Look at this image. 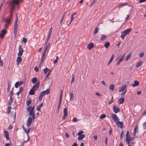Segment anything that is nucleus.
Returning a JSON list of instances; mask_svg holds the SVG:
<instances>
[{"mask_svg": "<svg viewBox=\"0 0 146 146\" xmlns=\"http://www.w3.org/2000/svg\"><path fill=\"white\" fill-rule=\"evenodd\" d=\"M50 46V43H48V44L45 46L44 50L46 51L48 50V51Z\"/></svg>", "mask_w": 146, "mask_h": 146, "instance_id": "obj_17", "label": "nucleus"}, {"mask_svg": "<svg viewBox=\"0 0 146 146\" xmlns=\"http://www.w3.org/2000/svg\"><path fill=\"white\" fill-rule=\"evenodd\" d=\"M124 58V55L122 56L118 61L116 63V64L117 65H119L121 62L123 61V58Z\"/></svg>", "mask_w": 146, "mask_h": 146, "instance_id": "obj_19", "label": "nucleus"}, {"mask_svg": "<svg viewBox=\"0 0 146 146\" xmlns=\"http://www.w3.org/2000/svg\"><path fill=\"white\" fill-rule=\"evenodd\" d=\"M143 63L142 61H141L139 62L136 65V66L137 67L140 66Z\"/></svg>", "mask_w": 146, "mask_h": 146, "instance_id": "obj_33", "label": "nucleus"}, {"mask_svg": "<svg viewBox=\"0 0 146 146\" xmlns=\"http://www.w3.org/2000/svg\"><path fill=\"white\" fill-rule=\"evenodd\" d=\"M112 119L117 124V125L121 129L123 128V124L122 122L119 121V118L117 116V115L114 113H113L111 115Z\"/></svg>", "mask_w": 146, "mask_h": 146, "instance_id": "obj_1", "label": "nucleus"}, {"mask_svg": "<svg viewBox=\"0 0 146 146\" xmlns=\"http://www.w3.org/2000/svg\"><path fill=\"white\" fill-rule=\"evenodd\" d=\"M125 99L123 98H120L118 100V103L119 104H122L124 101Z\"/></svg>", "mask_w": 146, "mask_h": 146, "instance_id": "obj_15", "label": "nucleus"}, {"mask_svg": "<svg viewBox=\"0 0 146 146\" xmlns=\"http://www.w3.org/2000/svg\"><path fill=\"white\" fill-rule=\"evenodd\" d=\"M127 3H124L122 4H121L120 5H119V7H122L123 6H124L125 5H127Z\"/></svg>", "mask_w": 146, "mask_h": 146, "instance_id": "obj_42", "label": "nucleus"}, {"mask_svg": "<svg viewBox=\"0 0 146 146\" xmlns=\"http://www.w3.org/2000/svg\"><path fill=\"white\" fill-rule=\"evenodd\" d=\"M74 97V94L73 92H72L70 93V101H72L73 100V98Z\"/></svg>", "mask_w": 146, "mask_h": 146, "instance_id": "obj_22", "label": "nucleus"}, {"mask_svg": "<svg viewBox=\"0 0 146 146\" xmlns=\"http://www.w3.org/2000/svg\"><path fill=\"white\" fill-rule=\"evenodd\" d=\"M124 134H123V131H122V132L120 134V138L121 139H122L123 137Z\"/></svg>", "mask_w": 146, "mask_h": 146, "instance_id": "obj_53", "label": "nucleus"}, {"mask_svg": "<svg viewBox=\"0 0 146 146\" xmlns=\"http://www.w3.org/2000/svg\"><path fill=\"white\" fill-rule=\"evenodd\" d=\"M4 137L6 138L7 140H9V134L8 132L6 130L4 131Z\"/></svg>", "mask_w": 146, "mask_h": 146, "instance_id": "obj_8", "label": "nucleus"}, {"mask_svg": "<svg viewBox=\"0 0 146 146\" xmlns=\"http://www.w3.org/2000/svg\"><path fill=\"white\" fill-rule=\"evenodd\" d=\"M11 108V107L9 106V107L8 108H7V113H9L10 112V111H11V110H9V109Z\"/></svg>", "mask_w": 146, "mask_h": 146, "instance_id": "obj_55", "label": "nucleus"}, {"mask_svg": "<svg viewBox=\"0 0 146 146\" xmlns=\"http://www.w3.org/2000/svg\"><path fill=\"white\" fill-rule=\"evenodd\" d=\"M13 101V99L12 98V97L10 96V99L9 100L7 104L9 106L11 105Z\"/></svg>", "mask_w": 146, "mask_h": 146, "instance_id": "obj_18", "label": "nucleus"}, {"mask_svg": "<svg viewBox=\"0 0 146 146\" xmlns=\"http://www.w3.org/2000/svg\"><path fill=\"white\" fill-rule=\"evenodd\" d=\"M143 128L144 129H146V123L145 122L143 123Z\"/></svg>", "mask_w": 146, "mask_h": 146, "instance_id": "obj_56", "label": "nucleus"}, {"mask_svg": "<svg viewBox=\"0 0 146 146\" xmlns=\"http://www.w3.org/2000/svg\"><path fill=\"white\" fill-rule=\"evenodd\" d=\"M13 128V127L11 125H10L8 127V129H12Z\"/></svg>", "mask_w": 146, "mask_h": 146, "instance_id": "obj_63", "label": "nucleus"}, {"mask_svg": "<svg viewBox=\"0 0 146 146\" xmlns=\"http://www.w3.org/2000/svg\"><path fill=\"white\" fill-rule=\"evenodd\" d=\"M7 31L5 30L4 29H2L0 34V38H3L4 35L7 33Z\"/></svg>", "mask_w": 146, "mask_h": 146, "instance_id": "obj_6", "label": "nucleus"}, {"mask_svg": "<svg viewBox=\"0 0 146 146\" xmlns=\"http://www.w3.org/2000/svg\"><path fill=\"white\" fill-rule=\"evenodd\" d=\"M99 30V28H98L96 27L95 28V31H94V33L96 34L98 32Z\"/></svg>", "mask_w": 146, "mask_h": 146, "instance_id": "obj_49", "label": "nucleus"}, {"mask_svg": "<svg viewBox=\"0 0 146 146\" xmlns=\"http://www.w3.org/2000/svg\"><path fill=\"white\" fill-rule=\"evenodd\" d=\"M23 82H24L23 81H21L20 82H18V84H19V86H21L22 84H23Z\"/></svg>", "mask_w": 146, "mask_h": 146, "instance_id": "obj_59", "label": "nucleus"}, {"mask_svg": "<svg viewBox=\"0 0 146 146\" xmlns=\"http://www.w3.org/2000/svg\"><path fill=\"white\" fill-rule=\"evenodd\" d=\"M48 72V73H50L51 72V70H50L48 68H45L44 69V73H46L47 72Z\"/></svg>", "mask_w": 146, "mask_h": 146, "instance_id": "obj_23", "label": "nucleus"}, {"mask_svg": "<svg viewBox=\"0 0 146 146\" xmlns=\"http://www.w3.org/2000/svg\"><path fill=\"white\" fill-rule=\"evenodd\" d=\"M67 110V109L66 108H65L64 109L63 112L64 113V116H68Z\"/></svg>", "mask_w": 146, "mask_h": 146, "instance_id": "obj_21", "label": "nucleus"}, {"mask_svg": "<svg viewBox=\"0 0 146 146\" xmlns=\"http://www.w3.org/2000/svg\"><path fill=\"white\" fill-rule=\"evenodd\" d=\"M37 79L36 78H33L31 79V81L33 83L35 84L37 82Z\"/></svg>", "mask_w": 146, "mask_h": 146, "instance_id": "obj_26", "label": "nucleus"}, {"mask_svg": "<svg viewBox=\"0 0 146 146\" xmlns=\"http://www.w3.org/2000/svg\"><path fill=\"white\" fill-rule=\"evenodd\" d=\"M130 56H131V55H130V54H129L126 57V59H125L126 61H127L129 59Z\"/></svg>", "mask_w": 146, "mask_h": 146, "instance_id": "obj_47", "label": "nucleus"}, {"mask_svg": "<svg viewBox=\"0 0 146 146\" xmlns=\"http://www.w3.org/2000/svg\"><path fill=\"white\" fill-rule=\"evenodd\" d=\"M65 135L66 137L67 138H68L70 137L69 135L67 133H65Z\"/></svg>", "mask_w": 146, "mask_h": 146, "instance_id": "obj_61", "label": "nucleus"}, {"mask_svg": "<svg viewBox=\"0 0 146 146\" xmlns=\"http://www.w3.org/2000/svg\"><path fill=\"white\" fill-rule=\"evenodd\" d=\"M129 131H127L126 135V139L127 138L128 140H129L131 137L130 135L129 134Z\"/></svg>", "mask_w": 146, "mask_h": 146, "instance_id": "obj_30", "label": "nucleus"}, {"mask_svg": "<svg viewBox=\"0 0 146 146\" xmlns=\"http://www.w3.org/2000/svg\"><path fill=\"white\" fill-rule=\"evenodd\" d=\"M114 55L113 54L112 55L111 57V58L109 60V61L108 63V64H109L112 62V61L113 60V59L114 58Z\"/></svg>", "mask_w": 146, "mask_h": 146, "instance_id": "obj_36", "label": "nucleus"}, {"mask_svg": "<svg viewBox=\"0 0 146 146\" xmlns=\"http://www.w3.org/2000/svg\"><path fill=\"white\" fill-rule=\"evenodd\" d=\"M62 92H63V91L62 90H60V98L62 99Z\"/></svg>", "mask_w": 146, "mask_h": 146, "instance_id": "obj_52", "label": "nucleus"}, {"mask_svg": "<svg viewBox=\"0 0 146 146\" xmlns=\"http://www.w3.org/2000/svg\"><path fill=\"white\" fill-rule=\"evenodd\" d=\"M78 120H77V119L76 117H74L72 120V121L74 122H76Z\"/></svg>", "mask_w": 146, "mask_h": 146, "instance_id": "obj_54", "label": "nucleus"}, {"mask_svg": "<svg viewBox=\"0 0 146 146\" xmlns=\"http://www.w3.org/2000/svg\"><path fill=\"white\" fill-rule=\"evenodd\" d=\"M144 52H142L140 54V56L141 57H142L144 56Z\"/></svg>", "mask_w": 146, "mask_h": 146, "instance_id": "obj_60", "label": "nucleus"}, {"mask_svg": "<svg viewBox=\"0 0 146 146\" xmlns=\"http://www.w3.org/2000/svg\"><path fill=\"white\" fill-rule=\"evenodd\" d=\"M13 3L14 4L18 5L19 3V0H15L13 1Z\"/></svg>", "mask_w": 146, "mask_h": 146, "instance_id": "obj_35", "label": "nucleus"}, {"mask_svg": "<svg viewBox=\"0 0 146 146\" xmlns=\"http://www.w3.org/2000/svg\"><path fill=\"white\" fill-rule=\"evenodd\" d=\"M33 120V118L31 117H29L28 118V119L27 123V125L28 127H29L31 125L32 121Z\"/></svg>", "mask_w": 146, "mask_h": 146, "instance_id": "obj_5", "label": "nucleus"}, {"mask_svg": "<svg viewBox=\"0 0 146 146\" xmlns=\"http://www.w3.org/2000/svg\"><path fill=\"white\" fill-rule=\"evenodd\" d=\"M35 91L33 90L32 88L31 89L29 92V95H33L34 94L35 92Z\"/></svg>", "mask_w": 146, "mask_h": 146, "instance_id": "obj_25", "label": "nucleus"}, {"mask_svg": "<svg viewBox=\"0 0 146 146\" xmlns=\"http://www.w3.org/2000/svg\"><path fill=\"white\" fill-rule=\"evenodd\" d=\"M34 70L36 72H37L38 71V69L37 67H35L34 68Z\"/></svg>", "mask_w": 146, "mask_h": 146, "instance_id": "obj_58", "label": "nucleus"}, {"mask_svg": "<svg viewBox=\"0 0 146 146\" xmlns=\"http://www.w3.org/2000/svg\"><path fill=\"white\" fill-rule=\"evenodd\" d=\"M31 101L30 100H28L26 102V104L27 106L29 105L31 103Z\"/></svg>", "mask_w": 146, "mask_h": 146, "instance_id": "obj_41", "label": "nucleus"}, {"mask_svg": "<svg viewBox=\"0 0 146 146\" xmlns=\"http://www.w3.org/2000/svg\"><path fill=\"white\" fill-rule=\"evenodd\" d=\"M43 92L44 94H46L47 95L50 93V88H48L45 91H43Z\"/></svg>", "mask_w": 146, "mask_h": 146, "instance_id": "obj_28", "label": "nucleus"}, {"mask_svg": "<svg viewBox=\"0 0 146 146\" xmlns=\"http://www.w3.org/2000/svg\"><path fill=\"white\" fill-rule=\"evenodd\" d=\"M23 88L22 87H21L20 88L19 90V91L20 92V93H21V92H22L23 91Z\"/></svg>", "mask_w": 146, "mask_h": 146, "instance_id": "obj_57", "label": "nucleus"}, {"mask_svg": "<svg viewBox=\"0 0 146 146\" xmlns=\"http://www.w3.org/2000/svg\"><path fill=\"white\" fill-rule=\"evenodd\" d=\"M126 84H124L120 88L119 90V92H122L126 88Z\"/></svg>", "mask_w": 146, "mask_h": 146, "instance_id": "obj_13", "label": "nucleus"}, {"mask_svg": "<svg viewBox=\"0 0 146 146\" xmlns=\"http://www.w3.org/2000/svg\"><path fill=\"white\" fill-rule=\"evenodd\" d=\"M11 21V19H5V21L6 22V23L7 24H10Z\"/></svg>", "mask_w": 146, "mask_h": 146, "instance_id": "obj_40", "label": "nucleus"}, {"mask_svg": "<svg viewBox=\"0 0 146 146\" xmlns=\"http://www.w3.org/2000/svg\"><path fill=\"white\" fill-rule=\"evenodd\" d=\"M138 127L137 125L135 127V128L134 129V132L135 133V132H138Z\"/></svg>", "mask_w": 146, "mask_h": 146, "instance_id": "obj_39", "label": "nucleus"}, {"mask_svg": "<svg viewBox=\"0 0 146 146\" xmlns=\"http://www.w3.org/2000/svg\"><path fill=\"white\" fill-rule=\"evenodd\" d=\"M72 78L71 80V84H72V83L75 80V74H73L72 76Z\"/></svg>", "mask_w": 146, "mask_h": 146, "instance_id": "obj_38", "label": "nucleus"}, {"mask_svg": "<svg viewBox=\"0 0 146 146\" xmlns=\"http://www.w3.org/2000/svg\"><path fill=\"white\" fill-rule=\"evenodd\" d=\"M84 132L82 130H80L79 131L78 133H77V135H82V134Z\"/></svg>", "mask_w": 146, "mask_h": 146, "instance_id": "obj_44", "label": "nucleus"}, {"mask_svg": "<svg viewBox=\"0 0 146 146\" xmlns=\"http://www.w3.org/2000/svg\"><path fill=\"white\" fill-rule=\"evenodd\" d=\"M131 30L132 29H131L128 28L122 31L121 36V38L122 39H123L126 35H128L129 34Z\"/></svg>", "mask_w": 146, "mask_h": 146, "instance_id": "obj_2", "label": "nucleus"}, {"mask_svg": "<svg viewBox=\"0 0 146 146\" xmlns=\"http://www.w3.org/2000/svg\"><path fill=\"white\" fill-rule=\"evenodd\" d=\"M47 51L44 50L43 53L42 54L41 56V60H40V63H42L45 59V56L46 52Z\"/></svg>", "mask_w": 146, "mask_h": 146, "instance_id": "obj_9", "label": "nucleus"}, {"mask_svg": "<svg viewBox=\"0 0 146 146\" xmlns=\"http://www.w3.org/2000/svg\"><path fill=\"white\" fill-rule=\"evenodd\" d=\"M110 44V43L109 42H107L105 43L104 46L105 47L107 48H108Z\"/></svg>", "mask_w": 146, "mask_h": 146, "instance_id": "obj_32", "label": "nucleus"}, {"mask_svg": "<svg viewBox=\"0 0 146 146\" xmlns=\"http://www.w3.org/2000/svg\"><path fill=\"white\" fill-rule=\"evenodd\" d=\"M97 1V0H94L91 4L90 7H91L92 5H93L96 3Z\"/></svg>", "mask_w": 146, "mask_h": 146, "instance_id": "obj_46", "label": "nucleus"}, {"mask_svg": "<svg viewBox=\"0 0 146 146\" xmlns=\"http://www.w3.org/2000/svg\"><path fill=\"white\" fill-rule=\"evenodd\" d=\"M29 112V115L32 116V118H33V120H34L35 119V113L34 110L32 111H30Z\"/></svg>", "mask_w": 146, "mask_h": 146, "instance_id": "obj_10", "label": "nucleus"}, {"mask_svg": "<svg viewBox=\"0 0 146 146\" xmlns=\"http://www.w3.org/2000/svg\"><path fill=\"white\" fill-rule=\"evenodd\" d=\"M23 41L24 43H26L27 41V38H23Z\"/></svg>", "mask_w": 146, "mask_h": 146, "instance_id": "obj_50", "label": "nucleus"}, {"mask_svg": "<svg viewBox=\"0 0 146 146\" xmlns=\"http://www.w3.org/2000/svg\"><path fill=\"white\" fill-rule=\"evenodd\" d=\"M79 136L78 137V140L82 139L85 137V135L84 134L79 135Z\"/></svg>", "mask_w": 146, "mask_h": 146, "instance_id": "obj_27", "label": "nucleus"}, {"mask_svg": "<svg viewBox=\"0 0 146 146\" xmlns=\"http://www.w3.org/2000/svg\"><path fill=\"white\" fill-rule=\"evenodd\" d=\"M62 92H63V91L62 90H60V98L62 99Z\"/></svg>", "mask_w": 146, "mask_h": 146, "instance_id": "obj_51", "label": "nucleus"}, {"mask_svg": "<svg viewBox=\"0 0 146 146\" xmlns=\"http://www.w3.org/2000/svg\"><path fill=\"white\" fill-rule=\"evenodd\" d=\"M43 106V103L40 104L39 105L37 106L36 109V110L39 111L40 110L41 107H42Z\"/></svg>", "mask_w": 146, "mask_h": 146, "instance_id": "obj_29", "label": "nucleus"}, {"mask_svg": "<svg viewBox=\"0 0 146 146\" xmlns=\"http://www.w3.org/2000/svg\"><path fill=\"white\" fill-rule=\"evenodd\" d=\"M106 117V115L105 114H103L100 116V119H102L105 118Z\"/></svg>", "mask_w": 146, "mask_h": 146, "instance_id": "obj_37", "label": "nucleus"}, {"mask_svg": "<svg viewBox=\"0 0 146 146\" xmlns=\"http://www.w3.org/2000/svg\"><path fill=\"white\" fill-rule=\"evenodd\" d=\"M109 89L112 91H113L114 89V85L113 84H110V86Z\"/></svg>", "mask_w": 146, "mask_h": 146, "instance_id": "obj_34", "label": "nucleus"}, {"mask_svg": "<svg viewBox=\"0 0 146 146\" xmlns=\"http://www.w3.org/2000/svg\"><path fill=\"white\" fill-rule=\"evenodd\" d=\"M139 84V82L136 80L134 82V83L132 85V86L133 87H135V86H137Z\"/></svg>", "mask_w": 146, "mask_h": 146, "instance_id": "obj_20", "label": "nucleus"}, {"mask_svg": "<svg viewBox=\"0 0 146 146\" xmlns=\"http://www.w3.org/2000/svg\"><path fill=\"white\" fill-rule=\"evenodd\" d=\"M94 46V44L93 43H90L87 45V47L89 50H90Z\"/></svg>", "mask_w": 146, "mask_h": 146, "instance_id": "obj_14", "label": "nucleus"}, {"mask_svg": "<svg viewBox=\"0 0 146 146\" xmlns=\"http://www.w3.org/2000/svg\"><path fill=\"white\" fill-rule=\"evenodd\" d=\"M50 36H48L45 42V45H46L47 44V42L49 40V39L50 38Z\"/></svg>", "mask_w": 146, "mask_h": 146, "instance_id": "obj_45", "label": "nucleus"}, {"mask_svg": "<svg viewBox=\"0 0 146 146\" xmlns=\"http://www.w3.org/2000/svg\"><path fill=\"white\" fill-rule=\"evenodd\" d=\"M74 19V17L73 15H71V20L70 21L71 22H72V21H73V20Z\"/></svg>", "mask_w": 146, "mask_h": 146, "instance_id": "obj_62", "label": "nucleus"}, {"mask_svg": "<svg viewBox=\"0 0 146 146\" xmlns=\"http://www.w3.org/2000/svg\"><path fill=\"white\" fill-rule=\"evenodd\" d=\"M21 56H18L16 60L17 64V65H18L20 62H21L22 61V59Z\"/></svg>", "mask_w": 146, "mask_h": 146, "instance_id": "obj_12", "label": "nucleus"}, {"mask_svg": "<svg viewBox=\"0 0 146 146\" xmlns=\"http://www.w3.org/2000/svg\"><path fill=\"white\" fill-rule=\"evenodd\" d=\"M19 86V84H18V82H17L15 84V86L16 88H17L18 87V86Z\"/></svg>", "mask_w": 146, "mask_h": 146, "instance_id": "obj_48", "label": "nucleus"}, {"mask_svg": "<svg viewBox=\"0 0 146 146\" xmlns=\"http://www.w3.org/2000/svg\"><path fill=\"white\" fill-rule=\"evenodd\" d=\"M101 37L100 38L101 40L103 41H104L107 37L106 35H101Z\"/></svg>", "mask_w": 146, "mask_h": 146, "instance_id": "obj_24", "label": "nucleus"}, {"mask_svg": "<svg viewBox=\"0 0 146 146\" xmlns=\"http://www.w3.org/2000/svg\"><path fill=\"white\" fill-rule=\"evenodd\" d=\"M52 28L51 27L49 31H48V36H50L51 32L52 31Z\"/></svg>", "mask_w": 146, "mask_h": 146, "instance_id": "obj_43", "label": "nucleus"}, {"mask_svg": "<svg viewBox=\"0 0 146 146\" xmlns=\"http://www.w3.org/2000/svg\"><path fill=\"white\" fill-rule=\"evenodd\" d=\"M18 22V19L17 16L14 22V33L15 35H17V32L18 30V25L17 22Z\"/></svg>", "mask_w": 146, "mask_h": 146, "instance_id": "obj_3", "label": "nucleus"}, {"mask_svg": "<svg viewBox=\"0 0 146 146\" xmlns=\"http://www.w3.org/2000/svg\"><path fill=\"white\" fill-rule=\"evenodd\" d=\"M40 82H38L36 84L34 85L32 88L35 91H36L38 88Z\"/></svg>", "mask_w": 146, "mask_h": 146, "instance_id": "obj_7", "label": "nucleus"}, {"mask_svg": "<svg viewBox=\"0 0 146 146\" xmlns=\"http://www.w3.org/2000/svg\"><path fill=\"white\" fill-rule=\"evenodd\" d=\"M44 95V94L43 91L40 93L38 98V99L40 101H41L42 100L43 96Z\"/></svg>", "mask_w": 146, "mask_h": 146, "instance_id": "obj_16", "label": "nucleus"}, {"mask_svg": "<svg viewBox=\"0 0 146 146\" xmlns=\"http://www.w3.org/2000/svg\"><path fill=\"white\" fill-rule=\"evenodd\" d=\"M23 131H24V132L26 133L27 130L24 127H23Z\"/></svg>", "mask_w": 146, "mask_h": 146, "instance_id": "obj_64", "label": "nucleus"}, {"mask_svg": "<svg viewBox=\"0 0 146 146\" xmlns=\"http://www.w3.org/2000/svg\"><path fill=\"white\" fill-rule=\"evenodd\" d=\"M34 110V107H32L29 106L27 108V111L29 112L30 111H32Z\"/></svg>", "mask_w": 146, "mask_h": 146, "instance_id": "obj_31", "label": "nucleus"}, {"mask_svg": "<svg viewBox=\"0 0 146 146\" xmlns=\"http://www.w3.org/2000/svg\"><path fill=\"white\" fill-rule=\"evenodd\" d=\"M19 52L18 53V56H22L23 54V50L21 45H19Z\"/></svg>", "mask_w": 146, "mask_h": 146, "instance_id": "obj_4", "label": "nucleus"}, {"mask_svg": "<svg viewBox=\"0 0 146 146\" xmlns=\"http://www.w3.org/2000/svg\"><path fill=\"white\" fill-rule=\"evenodd\" d=\"M113 109L114 112L115 113H118L120 110L119 108L118 107L115 106H113Z\"/></svg>", "mask_w": 146, "mask_h": 146, "instance_id": "obj_11", "label": "nucleus"}]
</instances>
